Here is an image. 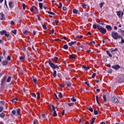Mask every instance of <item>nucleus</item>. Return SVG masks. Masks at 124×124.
Instances as JSON below:
<instances>
[{
  "instance_id": "1",
  "label": "nucleus",
  "mask_w": 124,
  "mask_h": 124,
  "mask_svg": "<svg viewBox=\"0 0 124 124\" xmlns=\"http://www.w3.org/2000/svg\"><path fill=\"white\" fill-rule=\"evenodd\" d=\"M48 64L50 65V67L53 69V77L56 78V77H57V71H56L55 69L56 68L60 69V67L58 65H55L54 63L52 62L50 60L48 61Z\"/></svg>"
},
{
  "instance_id": "2",
  "label": "nucleus",
  "mask_w": 124,
  "mask_h": 124,
  "mask_svg": "<svg viewBox=\"0 0 124 124\" xmlns=\"http://www.w3.org/2000/svg\"><path fill=\"white\" fill-rule=\"evenodd\" d=\"M97 29L101 33H102V34H105V33L107 32L106 29L103 27H100V25H97Z\"/></svg>"
},
{
  "instance_id": "3",
  "label": "nucleus",
  "mask_w": 124,
  "mask_h": 124,
  "mask_svg": "<svg viewBox=\"0 0 124 124\" xmlns=\"http://www.w3.org/2000/svg\"><path fill=\"white\" fill-rule=\"evenodd\" d=\"M111 36L112 37V38H113V39H115V40H117V39H118V32L113 31H111Z\"/></svg>"
},
{
  "instance_id": "4",
  "label": "nucleus",
  "mask_w": 124,
  "mask_h": 124,
  "mask_svg": "<svg viewBox=\"0 0 124 124\" xmlns=\"http://www.w3.org/2000/svg\"><path fill=\"white\" fill-rule=\"evenodd\" d=\"M117 15L118 16L119 18H121V15L122 18H123V16H124V12L122 11H116Z\"/></svg>"
},
{
  "instance_id": "5",
  "label": "nucleus",
  "mask_w": 124,
  "mask_h": 124,
  "mask_svg": "<svg viewBox=\"0 0 124 124\" xmlns=\"http://www.w3.org/2000/svg\"><path fill=\"white\" fill-rule=\"evenodd\" d=\"M112 100L114 102V103H119V102H120L118 98H117V97L115 96H113L112 97Z\"/></svg>"
},
{
  "instance_id": "6",
  "label": "nucleus",
  "mask_w": 124,
  "mask_h": 124,
  "mask_svg": "<svg viewBox=\"0 0 124 124\" xmlns=\"http://www.w3.org/2000/svg\"><path fill=\"white\" fill-rule=\"evenodd\" d=\"M112 68L113 69H115V70H118L119 68H121V66H120L119 64H116L115 66H112Z\"/></svg>"
},
{
  "instance_id": "7",
  "label": "nucleus",
  "mask_w": 124,
  "mask_h": 124,
  "mask_svg": "<svg viewBox=\"0 0 124 124\" xmlns=\"http://www.w3.org/2000/svg\"><path fill=\"white\" fill-rule=\"evenodd\" d=\"M5 36H6V37H7L8 38V39L9 40H10V39H11V35H10L9 34V32H7V31H6V33H5Z\"/></svg>"
},
{
  "instance_id": "8",
  "label": "nucleus",
  "mask_w": 124,
  "mask_h": 124,
  "mask_svg": "<svg viewBox=\"0 0 124 124\" xmlns=\"http://www.w3.org/2000/svg\"><path fill=\"white\" fill-rule=\"evenodd\" d=\"M5 80H6V76L3 77V78L2 79L0 83L1 86H2V85H3V84L5 82Z\"/></svg>"
},
{
  "instance_id": "9",
  "label": "nucleus",
  "mask_w": 124,
  "mask_h": 124,
  "mask_svg": "<svg viewBox=\"0 0 124 124\" xmlns=\"http://www.w3.org/2000/svg\"><path fill=\"white\" fill-rule=\"evenodd\" d=\"M0 15L1 16L0 20H2L3 21H4L5 20V17L4 14H3V13H1L0 14Z\"/></svg>"
},
{
  "instance_id": "10",
  "label": "nucleus",
  "mask_w": 124,
  "mask_h": 124,
  "mask_svg": "<svg viewBox=\"0 0 124 124\" xmlns=\"http://www.w3.org/2000/svg\"><path fill=\"white\" fill-rule=\"evenodd\" d=\"M9 6L10 9H12L14 7V5L13 4V2L10 1L9 2Z\"/></svg>"
},
{
  "instance_id": "11",
  "label": "nucleus",
  "mask_w": 124,
  "mask_h": 124,
  "mask_svg": "<svg viewBox=\"0 0 124 124\" xmlns=\"http://www.w3.org/2000/svg\"><path fill=\"white\" fill-rule=\"evenodd\" d=\"M76 43H77V42H76V41H72L70 43H68V45L69 46H72V45H75V44H76Z\"/></svg>"
},
{
  "instance_id": "12",
  "label": "nucleus",
  "mask_w": 124,
  "mask_h": 124,
  "mask_svg": "<svg viewBox=\"0 0 124 124\" xmlns=\"http://www.w3.org/2000/svg\"><path fill=\"white\" fill-rule=\"evenodd\" d=\"M8 63V61L7 60H4L2 62V64L3 65H7Z\"/></svg>"
},
{
  "instance_id": "13",
  "label": "nucleus",
  "mask_w": 124,
  "mask_h": 124,
  "mask_svg": "<svg viewBox=\"0 0 124 124\" xmlns=\"http://www.w3.org/2000/svg\"><path fill=\"white\" fill-rule=\"evenodd\" d=\"M82 68H83L84 70H85V71H88V70L90 69V67H87L84 65L82 66Z\"/></svg>"
},
{
  "instance_id": "14",
  "label": "nucleus",
  "mask_w": 124,
  "mask_h": 124,
  "mask_svg": "<svg viewBox=\"0 0 124 124\" xmlns=\"http://www.w3.org/2000/svg\"><path fill=\"white\" fill-rule=\"evenodd\" d=\"M6 33V31L4 30H2V31H0V35H4Z\"/></svg>"
},
{
  "instance_id": "15",
  "label": "nucleus",
  "mask_w": 124,
  "mask_h": 124,
  "mask_svg": "<svg viewBox=\"0 0 124 124\" xmlns=\"http://www.w3.org/2000/svg\"><path fill=\"white\" fill-rule=\"evenodd\" d=\"M123 82H124V78H118V82L119 83H123Z\"/></svg>"
},
{
  "instance_id": "16",
  "label": "nucleus",
  "mask_w": 124,
  "mask_h": 124,
  "mask_svg": "<svg viewBox=\"0 0 124 124\" xmlns=\"http://www.w3.org/2000/svg\"><path fill=\"white\" fill-rule=\"evenodd\" d=\"M66 86L68 87V88H71V86L72 85V83L70 82H68L66 83Z\"/></svg>"
},
{
  "instance_id": "17",
  "label": "nucleus",
  "mask_w": 124,
  "mask_h": 124,
  "mask_svg": "<svg viewBox=\"0 0 124 124\" xmlns=\"http://www.w3.org/2000/svg\"><path fill=\"white\" fill-rule=\"evenodd\" d=\"M39 7L40 9L42 10V9H43V4H42V3H39Z\"/></svg>"
},
{
  "instance_id": "18",
  "label": "nucleus",
  "mask_w": 124,
  "mask_h": 124,
  "mask_svg": "<svg viewBox=\"0 0 124 124\" xmlns=\"http://www.w3.org/2000/svg\"><path fill=\"white\" fill-rule=\"evenodd\" d=\"M106 29H107V30H110V31H112V27H111V25H107L106 26Z\"/></svg>"
},
{
  "instance_id": "19",
  "label": "nucleus",
  "mask_w": 124,
  "mask_h": 124,
  "mask_svg": "<svg viewBox=\"0 0 124 124\" xmlns=\"http://www.w3.org/2000/svg\"><path fill=\"white\" fill-rule=\"evenodd\" d=\"M17 100H18V99H17V97H15V98H13L11 100V101L13 103H14V102H16V101H17Z\"/></svg>"
},
{
  "instance_id": "20",
  "label": "nucleus",
  "mask_w": 124,
  "mask_h": 124,
  "mask_svg": "<svg viewBox=\"0 0 124 124\" xmlns=\"http://www.w3.org/2000/svg\"><path fill=\"white\" fill-rule=\"evenodd\" d=\"M47 12L50 15H53V16H55V15H56V14H55V13L53 12L47 11Z\"/></svg>"
},
{
  "instance_id": "21",
  "label": "nucleus",
  "mask_w": 124,
  "mask_h": 124,
  "mask_svg": "<svg viewBox=\"0 0 124 124\" xmlns=\"http://www.w3.org/2000/svg\"><path fill=\"white\" fill-rule=\"evenodd\" d=\"M97 26H99V25H98V24L96 25L95 24H93V29H94V30L97 29Z\"/></svg>"
},
{
  "instance_id": "22",
  "label": "nucleus",
  "mask_w": 124,
  "mask_h": 124,
  "mask_svg": "<svg viewBox=\"0 0 124 124\" xmlns=\"http://www.w3.org/2000/svg\"><path fill=\"white\" fill-rule=\"evenodd\" d=\"M95 118H93L91 122L90 123V124H94V122H95Z\"/></svg>"
},
{
  "instance_id": "23",
  "label": "nucleus",
  "mask_w": 124,
  "mask_h": 124,
  "mask_svg": "<svg viewBox=\"0 0 124 124\" xmlns=\"http://www.w3.org/2000/svg\"><path fill=\"white\" fill-rule=\"evenodd\" d=\"M23 33L25 35H29V31L27 30L23 31Z\"/></svg>"
},
{
  "instance_id": "24",
  "label": "nucleus",
  "mask_w": 124,
  "mask_h": 124,
  "mask_svg": "<svg viewBox=\"0 0 124 124\" xmlns=\"http://www.w3.org/2000/svg\"><path fill=\"white\" fill-rule=\"evenodd\" d=\"M37 99H40V93H39V92H38L37 93Z\"/></svg>"
},
{
  "instance_id": "25",
  "label": "nucleus",
  "mask_w": 124,
  "mask_h": 124,
  "mask_svg": "<svg viewBox=\"0 0 124 124\" xmlns=\"http://www.w3.org/2000/svg\"><path fill=\"white\" fill-rule=\"evenodd\" d=\"M106 53L109 57H110V58H112V54H111V53H110L109 51H108V50L106 51Z\"/></svg>"
},
{
  "instance_id": "26",
  "label": "nucleus",
  "mask_w": 124,
  "mask_h": 124,
  "mask_svg": "<svg viewBox=\"0 0 124 124\" xmlns=\"http://www.w3.org/2000/svg\"><path fill=\"white\" fill-rule=\"evenodd\" d=\"M85 46H86V45L85 44V43H83L80 46H79V47L82 49H85Z\"/></svg>"
},
{
  "instance_id": "27",
  "label": "nucleus",
  "mask_w": 124,
  "mask_h": 124,
  "mask_svg": "<svg viewBox=\"0 0 124 124\" xmlns=\"http://www.w3.org/2000/svg\"><path fill=\"white\" fill-rule=\"evenodd\" d=\"M97 22L98 23V24H99L100 25H102V26H104V23H103L102 22H101L100 21V20H98Z\"/></svg>"
},
{
  "instance_id": "28",
  "label": "nucleus",
  "mask_w": 124,
  "mask_h": 124,
  "mask_svg": "<svg viewBox=\"0 0 124 124\" xmlns=\"http://www.w3.org/2000/svg\"><path fill=\"white\" fill-rule=\"evenodd\" d=\"M33 78V81L34 83V84H35V85H36V83L37 82V79L35 78H34V77H32Z\"/></svg>"
},
{
  "instance_id": "29",
  "label": "nucleus",
  "mask_w": 124,
  "mask_h": 124,
  "mask_svg": "<svg viewBox=\"0 0 124 124\" xmlns=\"http://www.w3.org/2000/svg\"><path fill=\"white\" fill-rule=\"evenodd\" d=\"M5 116V114L3 113H1L0 114V118H2V119H3V118H4Z\"/></svg>"
},
{
  "instance_id": "30",
  "label": "nucleus",
  "mask_w": 124,
  "mask_h": 124,
  "mask_svg": "<svg viewBox=\"0 0 124 124\" xmlns=\"http://www.w3.org/2000/svg\"><path fill=\"white\" fill-rule=\"evenodd\" d=\"M103 98L104 99V102H106L107 101V99L106 98V96L105 95H103Z\"/></svg>"
},
{
  "instance_id": "31",
  "label": "nucleus",
  "mask_w": 124,
  "mask_h": 124,
  "mask_svg": "<svg viewBox=\"0 0 124 124\" xmlns=\"http://www.w3.org/2000/svg\"><path fill=\"white\" fill-rule=\"evenodd\" d=\"M59 96H60V97H61V98H63V95L61 92L59 93Z\"/></svg>"
},
{
  "instance_id": "32",
  "label": "nucleus",
  "mask_w": 124,
  "mask_h": 124,
  "mask_svg": "<svg viewBox=\"0 0 124 124\" xmlns=\"http://www.w3.org/2000/svg\"><path fill=\"white\" fill-rule=\"evenodd\" d=\"M117 50H118V48H112L111 49V52H116Z\"/></svg>"
},
{
  "instance_id": "33",
  "label": "nucleus",
  "mask_w": 124,
  "mask_h": 124,
  "mask_svg": "<svg viewBox=\"0 0 124 124\" xmlns=\"http://www.w3.org/2000/svg\"><path fill=\"white\" fill-rule=\"evenodd\" d=\"M20 113H21V109L17 108V114L18 116H19V115H20Z\"/></svg>"
},
{
  "instance_id": "34",
  "label": "nucleus",
  "mask_w": 124,
  "mask_h": 124,
  "mask_svg": "<svg viewBox=\"0 0 124 124\" xmlns=\"http://www.w3.org/2000/svg\"><path fill=\"white\" fill-rule=\"evenodd\" d=\"M71 100L73 102H76V99H75L74 96H73V97L71 98Z\"/></svg>"
},
{
  "instance_id": "35",
  "label": "nucleus",
  "mask_w": 124,
  "mask_h": 124,
  "mask_svg": "<svg viewBox=\"0 0 124 124\" xmlns=\"http://www.w3.org/2000/svg\"><path fill=\"white\" fill-rule=\"evenodd\" d=\"M53 116L54 117H57L58 116V114H57V111L56 110H54L53 112Z\"/></svg>"
},
{
  "instance_id": "36",
  "label": "nucleus",
  "mask_w": 124,
  "mask_h": 124,
  "mask_svg": "<svg viewBox=\"0 0 124 124\" xmlns=\"http://www.w3.org/2000/svg\"><path fill=\"white\" fill-rule=\"evenodd\" d=\"M42 27L44 29V30H47V26L45 24L42 25Z\"/></svg>"
},
{
  "instance_id": "37",
  "label": "nucleus",
  "mask_w": 124,
  "mask_h": 124,
  "mask_svg": "<svg viewBox=\"0 0 124 124\" xmlns=\"http://www.w3.org/2000/svg\"><path fill=\"white\" fill-rule=\"evenodd\" d=\"M96 102L97 103H98V104H99V101L98 99V95H96Z\"/></svg>"
},
{
  "instance_id": "38",
  "label": "nucleus",
  "mask_w": 124,
  "mask_h": 124,
  "mask_svg": "<svg viewBox=\"0 0 124 124\" xmlns=\"http://www.w3.org/2000/svg\"><path fill=\"white\" fill-rule=\"evenodd\" d=\"M10 81H11V77H8V78L7 79V83H10Z\"/></svg>"
},
{
  "instance_id": "39",
  "label": "nucleus",
  "mask_w": 124,
  "mask_h": 124,
  "mask_svg": "<svg viewBox=\"0 0 124 124\" xmlns=\"http://www.w3.org/2000/svg\"><path fill=\"white\" fill-rule=\"evenodd\" d=\"M77 12H78V11L76 9L73 10V13H74V14H77Z\"/></svg>"
},
{
  "instance_id": "40",
  "label": "nucleus",
  "mask_w": 124,
  "mask_h": 124,
  "mask_svg": "<svg viewBox=\"0 0 124 124\" xmlns=\"http://www.w3.org/2000/svg\"><path fill=\"white\" fill-rule=\"evenodd\" d=\"M64 49H65V50H68V46H67V45H64Z\"/></svg>"
},
{
  "instance_id": "41",
  "label": "nucleus",
  "mask_w": 124,
  "mask_h": 124,
  "mask_svg": "<svg viewBox=\"0 0 124 124\" xmlns=\"http://www.w3.org/2000/svg\"><path fill=\"white\" fill-rule=\"evenodd\" d=\"M35 7V6H32V7H31V9H30V11H31V12H33L34 9Z\"/></svg>"
},
{
  "instance_id": "42",
  "label": "nucleus",
  "mask_w": 124,
  "mask_h": 124,
  "mask_svg": "<svg viewBox=\"0 0 124 124\" xmlns=\"http://www.w3.org/2000/svg\"><path fill=\"white\" fill-rule=\"evenodd\" d=\"M58 60H59V58L57 57H55L54 58V62L57 63V62H58Z\"/></svg>"
},
{
  "instance_id": "43",
  "label": "nucleus",
  "mask_w": 124,
  "mask_h": 124,
  "mask_svg": "<svg viewBox=\"0 0 124 124\" xmlns=\"http://www.w3.org/2000/svg\"><path fill=\"white\" fill-rule=\"evenodd\" d=\"M88 110H89L90 112H93V108L92 107H89L88 108Z\"/></svg>"
},
{
  "instance_id": "44",
  "label": "nucleus",
  "mask_w": 124,
  "mask_h": 124,
  "mask_svg": "<svg viewBox=\"0 0 124 124\" xmlns=\"http://www.w3.org/2000/svg\"><path fill=\"white\" fill-rule=\"evenodd\" d=\"M12 33L14 34H16L17 33V30H14V31H12Z\"/></svg>"
},
{
  "instance_id": "45",
  "label": "nucleus",
  "mask_w": 124,
  "mask_h": 124,
  "mask_svg": "<svg viewBox=\"0 0 124 124\" xmlns=\"http://www.w3.org/2000/svg\"><path fill=\"white\" fill-rule=\"evenodd\" d=\"M26 4H25V3H23L22 4V8L24 10H26Z\"/></svg>"
},
{
  "instance_id": "46",
  "label": "nucleus",
  "mask_w": 124,
  "mask_h": 124,
  "mask_svg": "<svg viewBox=\"0 0 124 124\" xmlns=\"http://www.w3.org/2000/svg\"><path fill=\"white\" fill-rule=\"evenodd\" d=\"M94 115H98V111L96 109L94 110Z\"/></svg>"
},
{
  "instance_id": "47",
  "label": "nucleus",
  "mask_w": 124,
  "mask_h": 124,
  "mask_svg": "<svg viewBox=\"0 0 124 124\" xmlns=\"http://www.w3.org/2000/svg\"><path fill=\"white\" fill-rule=\"evenodd\" d=\"M31 96L32 97H34V98H35L36 97V94L34 93H32Z\"/></svg>"
},
{
  "instance_id": "48",
  "label": "nucleus",
  "mask_w": 124,
  "mask_h": 124,
  "mask_svg": "<svg viewBox=\"0 0 124 124\" xmlns=\"http://www.w3.org/2000/svg\"><path fill=\"white\" fill-rule=\"evenodd\" d=\"M69 58H70V59H75V57L73 55H70Z\"/></svg>"
},
{
  "instance_id": "49",
  "label": "nucleus",
  "mask_w": 124,
  "mask_h": 124,
  "mask_svg": "<svg viewBox=\"0 0 124 124\" xmlns=\"http://www.w3.org/2000/svg\"><path fill=\"white\" fill-rule=\"evenodd\" d=\"M62 3L60 2V3H59V8L61 9V8H62Z\"/></svg>"
},
{
  "instance_id": "50",
  "label": "nucleus",
  "mask_w": 124,
  "mask_h": 124,
  "mask_svg": "<svg viewBox=\"0 0 124 124\" xmlns=\"http://www.w3.org/2000/svg\"><path fill=\"white\" fill-rule=\"evenodd\" d=\"M82 6L83 8H86V7H87V4H86L85 3H83L82 5Z\"/></svg>"
},
{
  "instance_id": "51",
  "label": "nucleus",
  "mask_w": 124,
  "mask_h": 124,
  "mask_svg": "<svg viewBox=\"0 0 124 124\" xmlns=\"http://www.w3.org/2000/svg\"><path fill=\"white\" fill-rule=\"evenodd\" d=\"M76 38H83V35H80L79 36L78 35L76 37Z\"/></svg>"
},
{
  "instance_id": "52",
  "label": "nucleus",
  "mask_w": 124,
  "mask_h": 124,
  "mask_svg": "<svg viewBox=\"0 0 124 124\" xmlns=\"http://www.w3.org/2000/svg\"><path fill=\"white\" fill-rule=\"evenodd\" d=\"M35 10L36 12L38 14V13H39V11H38V8H37V7L35 6Z\"/></svg>"
},
{
  "instance_id": "53",
  "label": "nucleus",
  "mask_w": 124,
  "mask_h": 124,
  "mask_svg": "<svg viewBox=\"0 0 124 124\" xmlns=\"http://www.w3.org/2000/svg\"><path fill=\"white\" fill-rule=\"evenodd\" d=\"M69 106H74V103H68Z\"/></svg>"
},
{
  "instance_id": "54",
  "label": "nucleus",
  "mask_w": 124,
  "mask_h": 124,
  "mask_svg": "<svg viewBox=\"0 0 124 124\" xmlns=\"http://www.w3.org/2000/svg\"><path fill=\"white\" fill-rule=\"evenodd\" d=\"M3 110V107H0V113H1V112H2V111Z\"/></svg>"
},
{
  "instance_id": "55",
  "label": "nucleus",
  "mask_w": 124,
  "mask_h": 124,
  "mask_svg": "<svg viewBox=\"0 0 124 124\" xmlns=\"http://www.w3.org/2000/svg\"><path fill=\"white\" fill-rule=\"evenodd\" d=\"M7 59L8 61H10L11 60V56H8L7 57Z\"/></svg>"
},
{
  "instance_id": "56",
  "label": "nucleus",
  "mask_w": 124,
  "mask_h": 124,
  "mask_svg": "<svg viewBox=\"0 0 124 124\" xmlns=\"http://www.w3.org/2000/svg\"><path fill=\"white\" fill-rule=\"evenodd\" d=\"M52 111H56V107L54 105H52Z\"/></svg>"
},
{
  "instance_id": "57",
  "label": "nucleus",
  "mask_w": 124,
  "mask_h": 124,
  "mask_svg": "<svg viewBox=\"0 0 124 124\" xmlns=\"http://www.w3.org/2000/svg\"><path fill=\"white\" fill-rule=\"evenodd\" d=\"M81 47H80V46H78L76 47V50H77V51H81Z\"/></svg>"
},
{
  "instance_id": "58",
  "label": "nucleus",
  "mask_w": 124,
  "mask_h": 124,
  "mask_svg": "<svg viewBox=\"0 0 124 124\" xmlns=\"http://www.w3.org/2000/svg\"><path fill=\"white\" fill-rule=\"evenodd\" d=\"M57 76L59 78H62V75L60 73H58Z\"/></svg>"
},
{
  "instance_id": "59",
  "label": "nucleus",
  "mask_w": 124,
  "mask_h": 124,
  "mask_svg": "<svg viewBox=\"0 0 124 124\" xmlns=\"http://www.w3.org/2000/svg\"><path fill=\"white\" fill-rule=\"evenodd\" d=\"M112 69H109L108 70V73H112Z\"/></svg>"
},
{
  "instance_id": "60",
  "label": "nucleus",
  "mask_w": 124,
  "mask_h": 124,
  "mask_svg": "<svg viewBox=\"0 0 124 124\" xmlns=\"http://www.w3.org/2000/svg\"><path fill=\"white\" fill-rule=\"evenodd\" d=\"M96 75V74H95V73H94L93 75H92V78H94V77H95Z\"/></svg>"
},
{
  "instance_id": "61",
  "label": "nucleus",
  "mask_w": 124,
  "mask_h": 124,
  "mask_svg": "<svg viewBox=\"0 0 124 124\" xmlns=\"http://www.w3.org/2000/svg\"><path fill=\"white\" fill-rule=\"evenodd\" d=\"M42 118H43V119H45V118H46V115H45V114H42Z\"/></svg>"
},
{
  "instance_id": "62",
  "label": "nucleus",
  "mask_w": 124,
  "mask_h": 124,
  "mask_svg": "<svg viewBox=\"0 0 124 124\" xmlns=\"http://www.w3.org/2000/svg\"><path fill=\"white\" fill-rule=\"evenodd\" d=\"M37 16L38 17L37 20H38V21H41V18L39 17V15H38Z\"/></svg>"
},
{
  "instance_id": "63",
  "label": "nucleus",
  "mask_w": 124,
  "mask_h": 124,
  "mask_svg": "<svg viewBox=\"0 0 124 124\" xmlns=\"http://www.w3.org/2000/svg\"><path fill=\"white\" fill-rule=\"evenodd\" d=\"M19 60H25V57H23V56H20L19 57Z\"/></svg>"
},
{
  "instance_id": "64",
  "label": "nucleus",
  "mask_w": 124,
  "mask_h": 124,
  "mask_svg": "<svg viewBox=\"0 0 124 124\" xmlns=\"http://www.w3.org/2000/svg\"><path fill=\"white\" fill-rule=\"evenodd\" d=\"M12 113H13V115H15V114H16V111H15V110H13L12 111Z\"/></svg>"
}]
</instances>
